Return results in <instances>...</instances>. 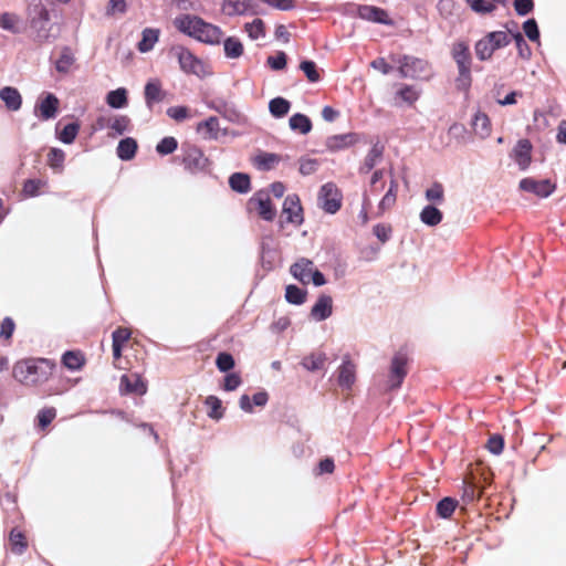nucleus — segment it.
Masks as SVG:
<instances>
[{
	"instance_id": "1",
	"label": "nucleus",
	"mask_w": 566,
	"mask_h": 566,
	"mask_svg": "<svg viewBox=\"0 0 566 566\" xmlns=\"http://www.w3.org/2000/svg\"><path fill=\"white\" fill-rule=\"evenodd\" d=\"M55 367L56 364L49 358H24L13 365L12 377L23 386L35 387L46 382Z\"/></svg>"
},
{
	"instance_id": "2",
	"label": "nucleus",
	"mask_w": 566,
	"mask_h": 566,
	"mask_svg": "<svg viewBox=\"0 0 566 566\" xmlns=\"http://www.w3.org/2000/svg\"><path fill=\"white\" fill-rule=\"evenodd\" d=\"M174 25L182 34L209 45L220 44L223 36L220 27L205 21L199 15L179 14L174 19Z\"/></svg>"
},
{
	"instance_id": "3",
	"label": "nucleus",
	"mask_w": 566,
	"mask_h": 566,
	"mask_svg": "<svg viewBox=\"0 0 566 566\" xmlns=\"http://www.w3.org/2000/svg\"><path fill=\"white\" fill-rule=\"evenodd\" d=\"M451 56L458 67V76L454 80L459 92L468 93L472 85V56L470 48L464 41H457L451 46Z\"/></svg>"
},
{
	"instance_id": "4",
	"label": "nucleus",
	"mask_w": 566,
	"mask_h": 566,
	"mask_svg": "<svg viewBox=\"0 0 566 566\" xmlns=\"http://www.w3.org/2000/svg\"><path fill=\"white\" fill-rule=\"evenodd\" d=\"M30 28L33 32V40L39 43H50L55 36L51 33L52 23L50 12L46 7L39 1L29 8Z\"/></svg>"
},
{
	"instance_id": "5",
	"label": "nucleus",
	"mask_w": 566,
	"mask_h": 566,
	"mask_svg": "<svg viewBox=\"0 0 566 566\" xmlns=\"http://www.w3.org/2000/svg\"><path fill=\"white\" fill-rule=\"evenodd\" d=\"M169 54L178 61L180 70L187 75H196L203 78L212 74L209 66L182 44L172 45L169 49Z\"/></svg>"
},
{
	"instance_id": "6",
	"label": "nucleus",
	"mask_w": 566,
	"mask_h": 566,
	"mask_svg": "<svg viewBox=\"0 0 566 566\" xmlns=\"http://www.w3.org/2000/svg\"><path fill=\"white\" fill-rule=\"evenodd\" d=\"M185 170L190 174H199L207 170L210 161L200 147L191 143H182L180 154L175 158Z\"/></svg>"
},
{
	"instance_id": "7",
	"label": "nucleus",
	"mask_w": 566,
	"mask_h": 566,
	"mask_svg": "<svg viewBox=\"0 0 566 566\" xmlns=\"http://www.w3.org/2000/svg\"><path fill=\"white\" fill-rule=\"evenodd\" d=\"M511 43L509 33L504 31H492L476 41L474 51L478 60L489 61L496 50L503 49Z\"/></svg>"
},
{
	"instance_id": "8",
	"label": "nucleus",
	"mask_w": 566,
	"mask_h": 566,
	"mask_svg": "<svg viewBox=\"0 0 566 566\" xmlns=\"http://www.w3.org/2000/svg\"><path fill=\"white\" fill-rule=\"evenodd\" d=\"M397 63L399 64L401 77L428 81L432 76V69L427 60L411 55H402L397 60Z\"/></svg>"
},
{
	"instance_id": "9",
	"label": "nucleus",
	"mask_w": 566,
	"mask_h": 566,
	"mask_svg": "<svg viewBox=\"0 0 566 566\" xmlns=\"http://www.w3.org/2000/svg\"><path fill=\"white\" fill-rule=\"evenodd\" d=\"M342 192L335 184L327 182L321 187L318 202L326 213H336L342 207Z\"/></svg>"
},
{
	"instance_id": "10",
	"label": "nucleus",
	"mask_w": 566,
	"mask_h": 566,
	"mask_svg": "<svg viewBox=\"0 0 566 566\" xmlns=\"http://www.w3.org/2000/svg\"><path fill=\"white\" fill-rule=\"evenodd\" d=\"M408 374V356L405 352H397L391 358L388 386L390 389H398Z\"/></svg>"
},
{
	"instance_id": "11",
	"label": "nucleus",
	"mask_w": 566,
	"mask_h": 566,
	"mask_svg": "<svg viewBox=\"0 0 566 566\" xmlns=\"http://www.w3.org/2000/svg\"><path fill=\"white\" fill-rule=\"evenodd\" d=\"M60 101L53 93H42L35 105L33 113L40 120H50L56 117Z\"/></svg>"
},
{
	"instance_id": "12",
	"label": "nucleus",
	"mask_w": 566,
	"mask_h": 566,
	"mask_svg": "<svg viewBox=\"0 0 566 566\" xmlns=\"http://www.w3.org/2000/svg\"><path fill=\"white\" fill-rule=\"evenodd\" d=\"M283 222L292 223L296 227H300L303 221V208L301 206L300 197L295 193L287 195L283 202L282 208Z\"/></svg>"
},
{
	"instance_id": "13",
	"label": "nucleus",
	"mask_w": 566,
	"mask_h": 566,
	"mask_svg": "<svg viewBox=\"0 0 566 566\" xmlns=\"http://www.w3.org/2000/svg\"><path fill=\"white\" fill-rule=\"evenodd\" d=\"M249 206L258 210L259 216L265 221H273L276 216V210L273 207L269 193L265 191H258L249 200Z\"/></svg>"
},
{
	"instance_id": "14",
	"label": "nucleus",
	"mask_w": 566,
	"mask_h": 566,
	"mask_svg": "<svg viewBox=\"0 0 566 566\" xmlns=\"http://www.w3.org/2000/svg\"><path fill=\"white\" fill-rule=\"evenodd\" d=\"M520 189L526 192L534 193L541 198H547L555 190V185L548 179L536 180L534 178H523L520 181Z\"/></svg>"
},
{
	"instance_id": "15",
	"label": "nucleus",
	"mask_w": 566,
	"mask_h": 566,
	"mask_svg": "<svg viewBox=\"0 0 566 566\" xmlns=\"http://www.w3.org/2000/svg\"><path fill=\"white\" fill-rule=\"evenodd\" d=\"M533 146L528 139H520L512 150L511 157L521 170H526L532 163Z\"/></svg>"
},
{
	"instance_id": "16",
	"label": "nucleus",
	"mask_w": 566,
	"mask_h": 566,
	"mask_svg": "<svg viewBox=\"0 0 566 566\" xmlns=\"http://www.w3.org/2000/svg\"><path fill=\"white\" fill-rule=\"evenodd\" d=\"M356 380V366L350 360L349 356L346 355L343 358V363L338 368V385L342 388L350 389Z\"/></svg>"
},
{
	"instance_id": "17",
	"label": "nucleus",
	"mask_w": 566,
	"mask_h": 566,
	"mask_svg": "<svg viewBox=\"0 0 566 566\" xmlns=\"http://www.w3.org/2000/svg\"><path fill=\"white\" fill-rule=\"evenodd\" d=\"M333 314V300L329 295L322 294L311 310V317L316 322L327 319Z\"/></svg>"
},
{
	"instance_id": "18",
	"label": "nucleus",
	"mask_w": 566,
	"mask_h": 566,
	"mask_svg": "<svg viewBox=\"0 0 566 566\" xmlns=\"http://www.w3.org/2000/svg\"><path fill=\"white\" fill-rule=\"evenodd\" d=\"M358 142L356 133L332 135L326 138L325 145L328 150L337 151L355 145Z\"/></svg>"
},
{
	"instance_id": "19",
	"label": "nucleus",
	"mask_w": 566,
	"mask_h": 566,
	"mask_svg": "<svg viewBox=\"0 0 566 566\" xmlns=\"http://www.w3.org/2000/svg\"><path fill=\"white\" fill-rule=\"evenodd\" d=\"M119 389L124 394H136L144 395L147 390L146 385L142 380V378L134 375H123L120 377Z\"/></svg>"
},
{
	"instance_id": "20",
	"label": "nucleus",
	"mask_w": 566,
	"mask_h": 566,
	"mask_svg": "<svg viewBox=\"0 0 566 566\" xmlns=\"http://www.w3.org/2000/svg\"><path fill=\"white\" fill-rule=\"evenodd\" d=\"M145 103L149 109L153 108L155 103H159L164 99L165 93L161 87V83L158 78L149 80L144 90Z\"/></svg>"
},
{
	"instance_id": "21",
	"label": "nucleus",
	"mask_w": 566,
	"mask_h": 566,
	"mask_svg": "<svg viewBox=\"0 0 566 566\" xmlns=\"http://www.w3.org/2000/svg\"><path fill=\"white\" fill-rule=\"evenodd\" d=\"M385 147L380 145L378 142L375 143L366 155L363 164L360 165L358 171L360 175H366L370 172L375 166L381 160L384 155Z\"/></svg>"
},
{
	"instance_id": "22",
	"label": "nucleus",
	"mask_w": 566,
	"mask_h": 566,
	"mask_svg": "<svg viewBox=\"0 0 566 566\" xmlns=\"http://www.w3.org/2000/svg\"><path fill=\"white\" fill-rule=\"evenodd\" d=\"M358 14L361 19L376 22V23H382V24H389L390 21L388 19V13L378 7L364 4L358 8Z\"/></svg>"
},
{
	"instance_id": "23",
	"label": "nucleus",
	"mask_w": 566,
	"mask_h": 566,
	"mask_svg": "<svg viewBox=\"0 0 566 566\" xmlns=\"http://www.w3.org/2000/svg\"><path fill=\"white\" fill-rule=\"evenodd\" d=\"M0 99L11 112H17L22 106V96L20 92L12 86H4L0 90Z\"/></svg>"
},
{
	"instance_id": "24",
	"label": "nucleus",
	"mask_w": 566,
	"mask_h": 566,
	"mask_svg": "<svg viewBox=\"0 0 566 566\" xmlns=\"http://www.w3.org/2000/svg\"><path fill=\"white\" fill-rule=\"evenodd\" d=\"M269 401V395L265 390L259 391L253 395L252 399L249 395H242L239 399L240 408L248 413L253 412V406L264 407Z\"/></svg>"
},
{
	"instance_id": "25",
	"label": "nucleus",
	"mask_w": 566,
	"mask_h": 566,
	"mask_svg": "<svg viewBox=\"0 0 566 566\" xmlns=\"http://www.w3.org/2000/svg\"><path fill=\"white\" fill-rule=\"evenodd\" d=\"M472 128L474 130V134L479 136L482 139L488 138L491 135L492 132V125L490 117L481 112L478 111L472 118Z\"/></svg>"
},
{
	"instance_id": "26",
	"label": "nucleus",
	"mask_w": 566,
	"mask_h": 566,
	"mask_svg": "<svg viewBox=\"0 0 566 566\" xmlns=\"http://www.w3.org/2000/svg\"><path fill=\"white\" fill-rule=\"evenodd\" d=\"M312 266L311 260L302 258L291 265L290 272L296 280L306 284L311 281Z\"/></svg>"
},
{
	"instance_id": "27",
	"label": "nucleus",
	"mask_w": 566,
	"mask_h": 566,
	"mask_svg": "<svg viewBox=\"0 0 566 566\" xmlns=\"http://www.w3.org/2000/svg\"><path fill=\"white\" fill-rule=\"evenodd\" d=\"M75 63V56L70 46H63L60 52V56L55 60V70L61 74H67L71 72L72 66Z\"/></svg>"
},
{
	"instance_id": "28",
	"label": "nucleus",
	"mask_w": 566,
	"mask_h": 566,
	"mask_svg": "<svg viewBox=\"0 0 566 566\" xmlns=\"http://www.w3.org/2000/svg\"><path fill=\"white\" fill-rule=\"evenodd\" d=\"M397 191L398 182L396 179H391L389 189L378 203L377 217H380L385 211L391 209L395 206L397 200Z\"/></svg>"
},
{
	"instance_id": "29",
	"label": "nucleus",
	"mask_w": 566,
	"mask_h": 566,
	"mask_svg": "<svg viewBox=\"0 0 566 566\" xmlns=\"http://www.w3.org/2000/svg\"><path fill=\"white\" fill-rule=\"evenodd\" d=\"M229 186L238 193H248L251 190L250 176L244 172H234L229 177Z\"/></svg>"
},
{
	"instance_id": "30",
	"label": "nucleus",
	"mask_w": 566,
	"mask_h": 566,
	"mask_svg": "<svg viewBox=\"0 0 566 566\" xmlns=\"http://www.w3.org/2000/svg\"><path fill=\"white\" fill-rule=\"evenodd\" d=\"M420 221L428 227L438 226L442 219L443 213L434 206H424L419 214Z\"/></svg>"
},
{
	"instance_id": "31",
	"label": "nucleus",
	"mask_w": 566,
	"mask_h": 566,
	"mask_svg": "<svg viewBox=\"0 0 566 566\" xmlns=\"http://www.w3.org/2000/svg\"><path fill=\"white\" fill-rule=\"evenodd\" d=\"M159 38V30L153 28H146L142 32V40L137 44V49L142 53H146L153 50Z\"/></svg>"
},
{
	"instance_id": "32",
	"label": "nucleus",
	"mask_w": 566,
	"mask_h": 566,
	"mask_svg": "<svg viewBox=\"0 0 566 566\" xmlns=\"http://www.w3.org/2000/svg\"><path fill=\"white\" fill-rule=\"evenodd\" d=\"M62 364L72 371L80 370L85 364V357L81 352L67 350L62 355Z\"/></svg>"
},
{
	"instance_id": "33",
	"label": "nucleus",
	"mask_w": 566,
	"mask_h": 566,
	"mask_svg": "<svg viewBox=\"0 0 566 566\" xmlns=\"http://www.w3.org/2000/svg\"><path fill=\"white\" fill-rule=\"evenodd\" d=\"M203 130L205 138L217 139L220 130L219 119L216 116H210L206 120L200 122L197 125V132L201 133Z\"/></svg>"
},
{
	"instance_id": "34",
	"label": "nucleus",
	"mask_w": 566,
	"mask_h": 566,
	"mask_svg": "<svg viewBox=\"0 0 566 566\" xmlns=\"http://www.w3.org/2000/svg\"><path fill=\"white\" fill-rule=\"evenodd\" d=\"M289 125L292 130L298 132L303 135L308 134L313 127L310 117L302 113L292 115L290 117Z\"/></svg>"
},
{
	"instance_id": "35",
	"label": "nucleus",
	"mask_w": 566,
	"mask_h": 566,
	"mask_svg": "<svg viewBox=\"0 0 566 566\" xmlns=\"http://www.w3.org/2000/svg\"><path fill=\"white\" fill-rule=\"evenodd\" d=\"M137 151V143L132 137H126L118 143L116 153L119 159L130 160L135 157Z\"/></svg>"
},
{
	"instance_id": "36",
	"label": "nucleus",
	"mask_w": 566,
	"mask_h": 566,
	"mask_svg": "<svg viewBox=\"0 0 566 566\" xmlns=\"http://www.w3.org/2000/svg\"><path fill=\"white\" fill-rule=\"evenodd\" d=\"M224 55L228 59H239L244 53V46L240 39L235 36H228L223 40Z\"/></svg>"
},
{
	"instance_id": "37",
	"label": "nucleus",
	"mask_w": 566,
	"mask_h": 566,
	"mask_svg": "<svg viewBox=\"0 0 566 566\" xmlns=\"http://www.w3.org/2000/svg\"><path fill=\"white\" fill-rule=\"evenodd\" d=\"M512 25L515 27V31L512 32V39L515 42L518 56L523 60H530L532 56V49L527 44L523 34L518 30V25L516 22H512Z\"/></svg>"
},
{
	"instance_id": "38",
	"label": "nucleus",
	"mask_w": 566,
	"mask_h": 566,
	"mask_svg": "<svg viewBox=\"0 0 566 566\" xmlns=\"http://www.w3.org/2000/svg\"><path fill=\"white\" fill-rule=\"evenodd\" d=\"M249 6V1L223 0L221 2V10L229 17L243 15L248 11Z\"/></svg>"
},
{
	"instance_id": "39",
	"label": "nucleus",
	"mask_w": 566,
	"mask_h": 566,
	"mask_svg": "<svg viewBox=\"0 0 566 566\" xmlns=\"http://www.w3.org/2000/svg\"><path fill=\"white\" fill-rule=\"evenodd\" d=\"M326 360L325 353H312L302 359L301 365L308 371H316L324 367Z\"/></svg>"
},
{
	"instance_id": "40",
	"label": "nucleus",
	"mask_w": 566,
	"mask_h": 566,
	"mask_svg": "<svg viewBox=\"0 0 566 566\" xmlns=\"http://www.w3.org/2000/svg\"><path fill=\"white\" fill-rule=\"evenodd\" d=\"M281 160L280 155L274 153H261L254 158V165L260 170H271Z\"/></svg>"
},
{
	"instance_id": "41",
	"label": "nucleus",
	"mask_w": 566,
	"mask_h": 566,
	"mask_svg": "<svg viewBox=\"0 0 566 566\" xmlns=\"http://www.w3.org/2000/svg\"><path fill=\"white\" fill-rule=\"evenodd\" d=\"M291 108V103L284 97H274L269 102V111L275 118L284 117Z\"/></svg>"
},
{
	"instance_id": "42",
	"label": "nucleus",
	"mask_w": 566,
	"mask_h": 566,
	"mask_svg": "<svg viewBox=\"0 0 566 566\" xmlns=\"http://www.w3.org/2000/svg\"><path fill=\"white\" fill-rule=\"evenodd\" d=\"M19 24H20V18L15 13L3 12L0 15V28L2 30L11 32L12 34H19V33H21V28Z\"/></svg>"
},
{
	"instance_id": "43",
	"label": "nucleus",
	"mask_w": 566,
	"mask_h": 566,
	"mask_svg": "<svg viewBox=\"0 0 566 566\" xmlns=\"http://www.w3.org/2000/svg\"><path fill=\"white\" fill-rule=\"evenodd\" d=\"M106 103L112 108H123L127 105V91L124 87L111 91L106 95Z\"/></svg>"
},
{
	"instance_id": "44",
	"label": "nucleus",
	"mask_w": 566,
	"mask_h": 566,
	"mask_svg": "<svg viewBox=\"0 0 566 566\" xmlns=\"http://www.w3.org/2000/svg\"><path fill=\"white\" fill-rule=\"evenodd\" d=\"M65 153L61 148H51L48 154V165L55 172H62L64 168Z\"/></svg>"
},
{
	"instance_id": "45",
	"label": "nucleus",
	"mask_w": 566,
	"mask_h": 566,
	"mask_svg": "<svg viewBox=\"0 0 566 566\" xmlns=\"http://www.w3.org/2000/svg\"><path fill=\"white\" fill-rule=\"evenodd\" d=\"M285 300L293 305H302L306 300V291L297 285L290 284L285 289Z\"/></svg>"
},
{
	"instance_id": "46",
	"label": "nucleus",
	"mask_w": 566,
	"mask_h": 566,
	"mask_svg": "<svg viewBox=\"0 0 566 566\" xmlns=\"http://www.w3.org/2000/svg\"><path fill=\"white\" fill-rule=\"evenodd\" d=\"M458 505V501L452 497H444L440 500L437 504V514L441 518H449L452 516L455 507Z\"/></svg>"
},
{
	"instance_id": "47",
	"label": "nucleus",
	"mask_w": 566,
	"mask_h": 566,
	"mask_svg": "<svg viewBox=\"0 0 566 566\" xmlns=\"http://www.w3.org/2000/svg\"><path fill=\"white\" fill-rule=\"evenodd\" d=\"M205 403L210 408L208 411L209 418L220 420L223 417L224 409L222 407V401L217 396H208Z\"/></svg>"
},
{
	"instance_id": "48",
	"label": "nucleus",
	"mask_w": 566,
	"mask_h": 566,
	"mask_svg": "<svg viewBox=\"0 0 566 566\" xmlns=\"http://www.w3.org/2000/svg\"><path fill=\"white\" fill-rule=\"evenodd\" d=\"M9 541L12 552L15 554L21 555L27 549L25 536L15 528L10 532Z\"/></svg>"
},
{
	"instance_id": "49",
	"label": "nucleus",
	"mask_w": 566,
	"mask_h": 566,
	"mask_svg": "<svg viewBox=\"0 0 566 566\" xmlns=\"http://www.w3.org/2000/svg\"><path fill=\"white\" fill-rule=\"evenodd\" d=\"M244 30L252 40H258L265 35L264 22L259 18L245 23Z\"/></svg>"
},
{
	"instance_id": "50",
	"label": "nucleus",
	"mask_w": 566,
	"mask_h": 566,
	"mask_svg": "<svg viewBox=\"0 0 566 566\" xmlns=\"http://www.w3.org/2000/svg\"><path fill=\"white\" fill-rule=\"evenodd\" d=\"M130 118L126 115H117L112 117L111 129L114 135H123L129 130Z\"/></svg>"
},
{
	"instance_id": "51",
	"label": "nucleus",
	"mask_w": 566,
	"mask_h": 566,
	"mask_svg": "<svg viewBox=\"0 0 566 566\" xmlns=\"http://www.w3.org/2000/svg\"><path fill=\"white\" fill-rule=\"evenodd\" d=\"M426 199L433 203H442L444 201V189L440 182H433L430 188L426 190Z\"/></svg>"
},
{
	"instance_id": "52",
	"label": "nucleus",
	"mask_w": 566,
	"mask_h": 566,
	"mask_svg": "<svg viewBox=\"0 0 566 566\" xmlns=\"http://www.w3.org/2000/svg\"><path fill=\"white\" fill-rule=\"evenodd\" d=\"M80 130V125L77 123H69L59 133V139L64 144H72Z\"/></svg>"
},
{
	"instance_id": "53",
	"label": "nucleus",
	"mask_w": 566,
	"mask_h": 566,
	"mask_svg": "<svg viewBox=\"0 0 566 566\" xmlns=\"http://www.w3.org/2000/svg\"><path fill=\"white\" fill-rule=\"evenodd\" d=\"M300 69L304 72L311 83H317L321 81V74L314 61L305 60L301 62Z\"/></svg>"
},
{
	"instance_id": "54",
	"label": "nucleus",
	"mask_w": 566,
	"mask_h": 566,
	"mask_svg": "<svg viewBox=\"0 0 566 566\" xmlns=\"http://www.w3.org/2000/svg\"><path fill=\"white\" fill-rule=\"evenodd\" d=\"M178 148V142L175 137H164L156 146V151L161 155H170Z\"/></svg>"
},
{
	"instance_id": "55",
	"label": "nucleus",
	"mask_w": 566,
	"mask_h": 566,
	"mask_svg": "<svg viewBox=\"0 0 566 566\" xmlns=\"http://www.w3.org/2000/svg\"><path fill=\"white\" fill-rule=\"evenodd\" d=\"M397 95L409 105H412L420 97V92L415 86L406 84L400 87Z\"/></svg>"
},
{
	"instance_id": "56",
	"label": "nucleus",
	"mask_w": 566,
	"mask_h": 566,
	"mask_svg": "<svg viewBox=\"0 0 566 566\" xmlns=\"http://www.w3.org/2000/svg\"><path fill=\"white\" fill-rule=\"evenodd\" d=\"M469 7L476 13L488 14L495 10V4L486 0H467Z\"/></svg>"
},
{
	"instance_id": "57",
	"label": "nucleus",
	"mask_w": 566,
	"mask_h": 566,
	"mask_svg": "<svg viewBox=\"0 0 566 566\" xmlns=\"http://www.w3.org/2000/svg\"><path fill=\"white\" fill-rule=\"evenodd\" d=\"M45 184L41 179H27L23 184V193L27 197H36L40 195L41 187L45 186Z\"/></svg>"
},
{
	"instance_id": "58",
	"label": "nucleus",
	"mask_w": 566,
	"mask_h": 566,
	"mask_svg": "<svg viewBox=\"0 0 566 566\" xmlns=\"http://www.w3.org/2000/svg\"><path fill=\"white\" fill-rule=\"evenodd\" d=\"M56 417L55 408H43L38 412L36 419L40 428H46Z\"/></svg>"
},
{
	"instance_id": "59",
	"label": "nucleus",
	"mask_w": 566,
	"mask_h": 566,
	"mask_svg": "<svg viewBox=\"0 0 566 566\" xmlns=\"http://www.w3.org/2000/svg\"><path fill=\"white\" fill-rule=\"evenodd\" d=\"M216 365L220 371L227 373L234 367V359L231 354L222 352L218 354Z\"/></svg>"
},
{
	"instance_id": "60",
	"label": "nucleus",
	"mask_w": 566,
	"mask_h": 566,
	"mask_svg": "<svg viewBox=\"0 0 566 566\" xmlns=\"http://www.w3.org/2000/svg\"><path fill=\"white\" fill-rule=\"evenodd\" d=\"M523 30L530 41H539V30L535 19H528L523 23Z\"/></svg>"
},
{
	"instance_id": "61",
	"label": "nucleus",
	"mask_w": 566,
	"mask_h": 566,
	"mask_svg": "<svg viewBox=\"0 0 566 566\" xmlns=\"http://www.w3.org/2000/svg\"><path fill=\"white\" fill-rule=\"evenodd\" d=\"M286 54L283 51H280L275 55H270L266 63L272 70L280 71L286 66Z\"/></svg>"
},
{
	"instance_id": "62",
	"label": "nucleus",
	"mask_w": 566,
	"mask_h": 566,
	"mask_svg": "<svg viewBox=\"0 0 566 566\" xmlns=\"http://www.w3.org/2000/svg\"><path fill=\"white\" fill-rule=\"evenodd\" d=\"M488 450L495 455H499L503 452L504 449V439L501 434H493L489 438L486 443Z\"/></svg>"
},
{
	"instance_id": "63",
	"label": "nucleus",
	"mask_w": 566,
	"mask_h": 566,
	"mask_svg": "<svg viewBox=\"0 0 566 566\" xmlns=\"http://www.w3.org/2000/svg\"><path fill=\"white\" fill-rule=\"evenodd\" d=\"M166 113L176 122H182L189 117V109L186 106H171Z\"/></svg>"
},
{
	"instance_id": "64",
	"label": "nucleus",
	"mask_w": 566,
	"mask_h": 566,
	"mask_svg": "<svg viewBox=\"0 0 566 566\" xmlns=\"http://www.w3.org/2000/svg\"><path fill=\"white\" fill-rule=\"evenodd\" d=\"M373 231L377 239L382 243L387 242L392 233L391 227L384 223H377L376 226H374Z\"/></svg>"
}]
</instances>
